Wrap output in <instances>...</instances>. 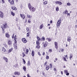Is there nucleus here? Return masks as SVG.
Returning <instances> with one entry per match:
<instances>
[{"mask_svg":"<svg viewBox=\"0 0 77 77\" xmlns=\"http://www.w3.org/2000/svg\"><path fill=\"white\" fill-rule=\"evenodd\" d=\"M0 17L2 18H3L4 17V14L2 11H0Z\"/></svg>","mask_w":77,"mask_h":77,"instance_id":"obj_3","label":"nucleus"},{"mask_svg":"<svg viewBox=\"0 0 77 77\" xmlns=\"http://www.w3.org/2000/svg\"><path fill=\"white\" fill-rule=\"evenodd\" d=\"M23 70H24L25 71H26V67L25 66H23Z\"/></svg>","mask_w":77,"mask_h":77,"instance_id":"obj_26","label":"nucleus"},{"mask_svg":"<svg viewBox=\"0 0 77 77\" xmlns=\"http://www.w3.org/2000/svg\"><path fill=\"white\" fill-rule=\"evenodd\" d=\"M50 68V66L48 65H46V69L48 71V69H49Z\"/></svg>","mask_w":77,"mask_h":77,"instance_id":"obj_16","label":"nucleus"},{"mask_svg":"<svg viewBox=\"0 0 77 77\" xmlns=\"http://www.w3.org/2000/svg\"><path fill=\"white\" fill-rule=\"evenodd\" d=\"M71 3H68L67 4V6H71Z\"/></svg>","mask_w":77,"mask_h":77,"instance_id":"obj_37","label":"nucleus"},{"mask_svg":"<svg viewBox=\"0 0 77 77\" xmlns=\"http://www.w3.org/2000/svg\"><path fill=\"white\" fill-rule=\"evenodd\" d=\"M58 23H60V24H61V20H59L58 21Z\"/></svg>","mask_w":77,"mask_h":77,"instance_id":"obj_42","label":"nucleus"},{"mask_svg":"<svg viewBox=\"0 0 77 77\" xmlns=\"http://www.w3.org/2000/svg\"><path fill=\"white\" fill-rule=\"evenodd\" d=\"M23 50L24 51V53H25V54H28V53H29V49H26V47H25L23 49Z\"/></svg>","mask_w":77,"mask_h":77,"instance_id":"obj_2","label":"nucleus"},{"mask_svg":"<svg viewBox=\"0 0 77 77\" xmlns=\"http://www.w3.org/2000/svg\"><path fill=\"white\" fill-rule=\"evenodd\" d=\"M61 52H63V51H64V49H61Z\"/></svg>","mask_w":77,"mask_h":77,"instance_id":"obj_56","label":"nucleus"},{"mask_svg":"<svg viewBox=\"0 0 77 77\" xmlns=\"http://www.w3.org/2000/svg\"><path fill=\"white\" fill-rule=\"evenodd\" d=\"M47 39L48 41L49 42H50V41H51V39L49 38H47Z\"/></svg>","mask_w":77,"mask_h":77,"instance_id":"obj_27","label":"nucleus"},{"mask_svg":"<svg viewBox=\"0 0 77 77\" xmlns=\"http://www.w3.org/2000/svg\"><path fill=\"white\" fill-rule=\"evenodd\" d=\"M2 2L3 4L4 3H5V1L4 0H2Z\"/></svg>","mask_w":77,"mask_h":77,"instance_id":"obj_55","label":"nucleus"},{"mask_svg":"<svg viewBox=\"0 0 77 77\" xmlns=\"http://www.w3.org/2000/svg\"><path fill=\"white\" fill-rule=\"evenodd\" d=\"M37 40H38V41H40V40H41L40 39V38H39V36H37Z\"/></svg>","mask_w":77,"mask_h":77,"instance_id":"obj_35","label":"nucleus"},{"mask_svg":"<svg viewBox=\"0 0 77 77\" xmlns=\"http://www.w3.org/2000/svg\"><path fill=\"white\" fill-rule=\"evenodd\" d=\"M55 3H56V4H59V1L56 2Z\"/></svg>","mask_w":77,"mask_h":77,"instance_id":"obj_53","label":"nucleus"},{"mask_svg":"<svg viewBox=\"0 0 77 77\" xmlns=\"http://www.w3.org/2000/svg\"><path fill=\"white\" fill-rule=\"evenodd\" d=\"M58 4L60 5H62V3L60 1H59Z\"/></svg>","mask_w":77,"mask_h":77,"instance_id":"obj_34","label":"nucleus"},{"mask_svg":"<svg viewBox=\"0 0 77 77\" xmlns=\"http://www.w3.org/2000/svg\"><path fill=\"white\" fill-rule=\"evenodd\" d=\"M43 75H44V76H45V75L44 72H43Z\"/></svg>","mask_w":77,"mask_h":77,"instance_id":"obj_57","label":"nucleus"},{"mask_svg":"<svg viewBox=\"0 0 77 77\" xmlns=\"http://www.w3.org/2000/svg\"><path fill=\"white\" fill-rule=\"evenodd\" d=\"M38 55H39V56H41V54H40V53L39 52H38Z\"/></svg>","mask_w":77,"mask_h":77,"instance_id":"obj_60","label":"nucleus"},{"mask_svg":"<svg viewBox=\"0 0 77 77\" xmlns=\"http://www.w3.org/2000/svg\"><path fill=\"white\" fill-rule=\"evenodd\" d=\"M4 47H5V48H7V45H6V44L4 43Z\"/></svg>","mask_w":77,"mask_h":77,"instance_id":"obj_38","label":"nucleus"},{"mask_svg":"<svg viewBox=\"0 0 77 77\" xmlns=\"http://www.w3.org/2000/svg\"><path fill=\"white\" fill-rule=\"evenodd\" d=\"M13 50V48H11L10 49H9L8 51V53H10Z\"/></svg>","mask_w":77,"mask_h":77,"instance_id":"obj_14","label":"nucleus"},{"mask_svg":"<svg viewBox=\"0 0 77 77\" xmlns=\"http://www.w3.org/2000/svg\"><path fill=\"white\" fill-rule=\"evenodd\" d=\"M27 76L28 77L30 76H29V74H27Z\"/></svg>","mask_w":77,"mask_h":77,"instance_id":"obj_63","label":"nucleus"},{"mask_svg":"<svg viewBox=\"0 0 77 77\" xmlns=\"http://www.w3.org/2000/svg\"><path fill=\"white\" fill-rule=\"evenodd\" d=\"M14 35H15L14 33L12 35V38H14Z\"/></svg>","mask_w":77,"mask_h":77,"instance_id":"obj_54","label":"nucleus"},{"mask_svg":"<svg viewBox=\"0 0 77 77\" xmlns=\"http://www.w3.org/2000/svg\"><path fill=\"white\" fill-rule=\"evenodd\" d=\"M43 24L41 25L40 26V29H42V28H43Z\"/></svg>","mask_w":77,"mask_h":77,"instance_id":"obj_25","label":"nucleus"},{"mask_svg":"<svg viewBox=\"0 0 77 77\" xmlns=\"http://www.w3.org/2000/svg\"><path fill=\"white\" fill-rule=\"evenodd\" d=\"M14 39L15 40V39H17V35H15V36L14 37Z\"/></svg>","mask_w":77,"mask_h":77,"instance_id":"obj_46","label":"nucleus"},{"mask_svg":"<svg viewBox=\"0 0 77 77\" xmlns=\"http://www.w3.org/2000/svg\"><path fill=\"white\" fill-rule=\"evenodd\" d=\"M39 40H38V41H36V44L37 45H39V44H40V43H39Z\"/></svg>","mask_w":77,"mask_h":77,"instance_id":"obj_28","label":"nucleus"},{"mask_svg":"<svg viewBox=\"0 0 77 77\" xmlns=\"http://www.w3.org/2000/svg\"><path fill=\"white\" fill-rule=\"evenodd\" d=\"M11 15H12L13 16H15V13H14L13 12V11H11Z\"/></svg>","mask_w":77,"mask_h":77,"instance_id":"obj_29","label":"nucleus"},{"mask_svg":"<svg viewBox=\"0 0 77 77\" xmlns=\"http://www.w3.org/2000/svg\"><path fill=\"white\" fill-rule=\"evenodd\" d=\"M60 23H59V22H57V28H59V27H60Z\"/></svg>","mask_w":77,"mask_h":77,"instance_id":"obj_10","label":"nucleus"},{"mask_svg":"<svg viewBox=\"0 0 77 77\" xmlns=\"http://www.w3.org/2000/svg\"><path fill=\"white\" fill-rule=\"evenodd\" d=\"M2 51H4V52H5V51H6V49L5 48H4V47H3L2 48Z\"/></svg>","mask_w":77,"mask_h":77,"instance_id":"obj_23","label":"nucleus"},{"mask_svg":"<svg viewBox=\"0 0 77 77\" xmlns=\"http://www.w3.org/2000/svg\"><path fill=\"white\" fill-rule=\"evenodd\" d=\"M72 56H73L72 54H70V57H69V58L70 60L71 59V58L72 57Z\"/></svg>","mask_w":77,"mask_h":77,"instance_id":"obj_24","label":"nucleus"},{"mask_svg":"<svg viewBox=\"0 0 77 77\" xmlns=\"http://www.w3.org/2000/svg\"><path fill=\"white\" fill-rule=\"evenodd\" d=\"M47 1H45L44 2H43V4L45 5H47Z\"/></svg>","mask_w":77,"mask_h":77,"instance_id":"obj_36","label":"nucleus"},{"mask_svg":"<svg viewBox=\"0 0 77 77\" xmlns=\"http://www.w3.org/2000/svg\"><path fill=\"white\" fill-rule=\"evenodd\" d=\"M20 16L21 18H23V19H24V18H25V15H24V14L22 15V14H20Z\"/></svg>","mask_w":77,"mask_h":77,"instance_id":"obj_13","label":"nucleus"},{"mask_svg":"<svg viewBox=\"0 0 77 77\" xmlns=\"http://www.w3.org/2000/svg\"><path fill=\"white\" fill-rule=\"evenodd\" d=\"M64 73L65 74H66V73H68V70H64Z\"/></svg>","mask_w":77,"mask_h":77,"instance_id":"obj_31","label":"nucleus"},{"mask_svg":"<svg viewBox=\"0 0 77 77\" xmlns=\"http://www.w3.org/2000/svg\"><path fill=\"white\" fill-rule=\"evenodd\" d=\"M27 18H30V17H31V16H30V15H28L27 16Z\"/></svg>","mask_w":77,"mask_h":77,"instance_id":"obj_45","label":"nucleus"},{"mask_svg":"<svg viewBox=\"0 0 77 77\" xmlns=\"http://www.w3.org/2000/svg\"><path fill=\"white\" fill-rule=\"evenodd\" d=\"M30 65V61H29L28 62V65L29 66V65Z\"/></svg>","mask_w":77,"mask_h":77,"instance_id":"obj_40","label":"nucleus"},{"mask_svg":"<svg viewBox=\"0 0 77 77\" xmlns=\"http://www.w3.org/2000/svg\"><path fill=\"white\" fill-rule=\"evenodd\" d=\"M16 21H17V22H18V18H16Z\"/></svg>","mask_w":77,"mask_h":77,"instance_id":"obj_52","label":"nucleus"},{"mask_svg":"<svg viewBox=\"0 0 77 77\" xmlns=\"http://www.w3.org/2000/svg\"><path fill=\"white\" fill-rule=\"evenodd\" d=\"M26 30H27V32H29V28L27 27L26 28Z\"/></svg>","mask_w":77,"mask_h":77,"instance_id":"obj_43","label":"nucleus"},{"mask_svg":"<svg viewBox=\"0 0 77 77\" xmlns=\"http://www.w3.org/2000/svg\"><path fill=\"white\" fill-rule=\"evenodd\" d=\"M23 62L24 63V64L26 63V61H25V60L23 61Z\"/></svg>","mask_w":77,"mask_h":77,"instance_id":"obj_62","label":"nucleus"},{"mask_svg":"<svg viewBox=\"0 0 77 77\" xmlns=\"http://www.w3.org/2000/svg\"><path fill=\"white\" fill-rule=\"evenodd\" d=\"M8 45L10 47H11L12 46V41L10 40H8Z\"/></svg>","mask_w":77,"mask_h":77,"instance_id":"obj_5","label":"nucleus"},{"mask_svg":"<svg viewBox=\"0 0 77 77\" xmlns=\"http://www.w3.org/2000/svg\"><path fill=\"white\" fill-rule=\"evenodd\" d=\"M66 75H69V73L67 72V73H66Z\"/></svg>","mask_w":77,"mask_h":77,"instance_id":"obj_49","label":"nucleus"},{"mask_svg":"<svg viewBox=\"0 0 77 77\" xmlns=\"http://www.w3.org/2000/svg\"><path fill=\"white\" fill-rule=\"evenodd\" d=\"M14 75H20V72H14Z\"/></svg>","mask_w":77,"mask_h":77,"instance_id":"obj_11","label":"nucleus"},{"mask_svg":"<svg viewBox=\"0 0 77 77\" xmlns=\"http://www.w3.org/2000/svg\"><path fill=\"white\" fill-rule=\"evenodd\" d=\"M12 9L13 10H15V11H17V9L15 6H13L12 7Z\"/></svg>","mask_w":77,"mask_h":77,"instance_id":"obj_20","label":"nucleus"},{"mask_svg":"<svg viewBox=\"0 0 77 77\" xmlns=\"http://www.w3.org/2000/svg\"><path fill=\"white\" fill-rule=\"evenodd\" d=\"M50 23L51 24L52 23H53V21L52 20H51L50 21Z\"/></svg>","mask_w":77,"mask_h":77,"instance_id":"obj_59","label":"nucleus"},{"mask_svg":"<svg viewBox=\"0 0 77 77\" xmlns=\"http://www.w3.org/2000/svg\"><path fill=\"white\" fill-rule=\"evenodd\" d=\"M49 53H51V52H52V49H50L49 50Z\"/></svg>","mask_w":77,"mask_h":77,"instance_id":"obj_39","label":"nucleus"},{"mask_svg":"<svg viewBox=\"0 0 77 77\" xmlns=\"http://www.w3.org/2000/svg\"><path fill=\"white\" fill-rule=\"evenodd\" d=\"M32 56H34V55H35V52L34 51H32Z\"/></svg>","mask_w":77,"mask_h":77,"instance_id":"obj_22","label":"nucleus"},{"mask_svg":"<svg viewBox=\"0 0 77 77\" xmlns=\"http://www.w3.org/2000/svg\"><path fill=\"white\" fill-rule=\"evenodd\" d=\"M50 65V68H52V64H51Z\"/></svg>","mask_w":77,"mask_h":77,"instance_id":"obj_50","label":"nucleus"},{"mask_svg":"<svg viewBox=\"0 0 77 77\" xmlns=\"http://www.w3.org/2000/svg\"><path fill=\"white\" fill-rule=\"evenodd\" d=\"M22 54H23V57H24V56H26L25 54H24V52L22 53Z\"/></svg>","mask_w":77,"mask_h":77,"instance_id":"obj_33","label":"nucleus"},{"mask_svg":"<svg viewBox=\"0 0 77 77\" xmlns=\"http://www.w3.org/2000/svg\"><path fill=\"white\" fill-rule=\"evenodd\" d=\"M14 44H17V40H16V39L14 40Z\"/></svg>","mask_w":77,"mask_h":77,"instance_id":"obj_51","label":"nucleus"},{"mask_svg":"<svg viewBox=\"0 0 77 77\" xmlns=\"http://www.w3.org/2000/svg\"><path fill=\"white\" fill-rule=\"evenodd\" d=\"M5 24H4L3 26H1V27L2 29V30H3L2 32L3 33H5V32L4 31L5 29H6V27L8 26V25H7V22H5Z\"/></svg>","mask_w":77,"mask_h":77,"instance_id":"obj_1","label":"nucleus"},{"mask_svg":"<svg viewBox=\"0 0 77 77\" xmlns=\"http://www.w3.org/2000/svg\"><path fill=\"white\" fill-rule=\"evenodd\" d=\"M46 59H49V57L48 56H47L46 57Z\"/></svg>","mask_w":77,"mask_h":77,"instance_id":"obj_44","label":"nucleus"},{"mask_svg":"<svg viewBox=\"0 0 77 77\" xmlns=\"http://www.w3.org/2000/svg\"><path fill=\"white\" fill-rule=\"evenodd\" d=\"M42 39L43 40V41H45V38L44 37H42Z\"/></svg>","mask_w":77,"mask_h":77,"instance_id":"obj_48","label":"nucleus"},{"mask_svg":"<svg viewBox=\"0 0 77 77\" xmlns=\"http://www.w3.org/2000/svg\"><path fill=\"white\" fill-rule=\"evenodd\" d=\"M29 35H30V32H28L27 33V36H28V37H29Z\"/></svg>","mask_w":77,"mask_h":77,"instance_id":"obj_32","label":"nucleus"},{"mask_svg":"<svg viewBox=\"0 0 77 77\" xmlns=\"http://www.w3.org/2000/svg\"><path fill=\"white\" fill-rule=\"evenodd\" d=\"M47 46V45L46 44H44V47H45Z\"/></svg>","mask_w":77,"mask_h":77,"instance_id":"obj_47","label":"nucleus"},{"mask_svg":"<svg viewBox=\"0 0 77 77\" xmlns=\"http://www.w3.org/2000/svg\"><path fill=\"white\" fill-rule=\"evenodd\" d=\"M5 37L6 38H9L10 37V35H9V34H8V33H6L5 34Z\"/></svg>","mask_w":77,"mask_h":77,"instance_id":"obj_12","label":"nucleus"},{"mask_svg":"<svg viewBox=\"0 0 77 77\" xmlns=\"http://www.w3.org/2000/svg\"><path fill=\"white\" fill-rule=\"evenodd\" d=\"M57 58H56L55 59V60H56V61H57Z\"/></svg>","mask_w":77,"mask_h":77,"instance_id":"obj_64","label":"nucleus"},{"mask_svg":"<svg viewBox=\"0 0 77 77\" xmlns=\"http://www.w3.org/2000/svg\"><path fill=\"white\" fill-rule=\"evenodd\" d=\"M28 8L30 11H31V5H30V4L29 3L28 5Z\"/></svg>","mask_w":77,"mask_h":77,"instance_id":"obj_18","label":"nucleus"},{"mask_svg":"<svg viewBox=\"0 0 77 77\" xmlns=\"http://www.w3.org/2000/svg\"><path fill=\"white\" fill-rule=\"evenodd\" d=\"M71 40V38L70 36H68L67 37V41L69 42H70V41Z\"/></svg>","mask_w":77,"mask_h":77,"instance_id":"obj_8","label":"nucleus"},{"mask_svg":"<svg viewBox=\"0 0 77 77\" xmlns=\"http://www.w3.org/2000/svg\"><path fill=\"white\" fill-rule=\"evenodd\" d=\"M36 48H38V49H39V48H40V46H39V45H37L36 46Z\"/></svg>","mask_w":77,"mask_h":77,"instance_id":"obj_21","label":"nucleus"},{"mask_svg":"<svg viewBox=\"0 0 77 77\" xmlns=\"http://www.w3.org/2000/svg\"><path fill=\"white\" fill-rule=\"evenodd\" d=\"M43 56H44L45 55V52H44L43 53Z\"/></svg>","mask_w":77,"mask_h":77,"instance_id":"obj_58","label":"nucleus"},{"mask_svg":"<svg viewBox=\"0 0 77 77\" xmlns=\"http://www.w3.org/2000/svg\"><path fill=\"white\" fill-rule=\"evenodd\" d=\"M63 59L64 60H65V61H67V60H66V58L65 57H63Z\"/></svg>","mask_w":77,"mask_h":77,"instance_id":"obj_41","label":"nucleus"},{"mask_svg":"<svg viewBox=\"0 0 77 77\" xmlns=\"http://www.w3.org/2000/svg\"><path fill=\"white\" fill-rule=\"evenodd\" d=\"M55 47L56 49L58 48V45H57V42H54Z\"/></svg>","mask_w":77,"mask_h":77,"instance_id":"obj_7","label":"nucleus"},{"mask_svg":"<svg viewBox=\"0 0 77 77\" xmlns=\"http://www.w3.org/2000/svg\"><path fill=\"white\" fill-rule=\"evenodd\" d=\"M8 2L10 3V4L11 5L14 4V0H8Z\"/></svg>","mask_w":77,"mask_h":77,"instance_id":"obj_4","label":"nucleus"},{"mask_svg":"<svg viewBox=\"0 0 77 77\" xmlns=\"http://www.w3.org/2000/svg\"><path fill=\"white\" fill-rule=\"evenodd\" d=\"M3 59H4V60L6 62H8V58H6L5 57H3Z\"/></svg>","mask_w":77,"mask_h":77,"instance_id":"obj_9","label":"nucleus"},{"mask_svg":"<svg viewBox=\"0 0 77 77\" xmlns=\"http://www.w3.org/2000/svg\"><path fill=\"white\" fill-rule=\"evenodd\" d=\"M14 47L15 50L17 49V44H14Z\"/></svg>","mask_w":77,"mask_h":77,"instance_id":"obj_15","label":"nucleus"},{"mask_svg":"<svg viewBox=\"0 0 77 77\" xmlns=\"http://www.w3.org/2000/svg\"><path fill=\"white\" fill-rule=\"evenodd\" d=\"M22 41L23 43H26L27 42V40L24 38L22 39Z\"/></svg>","mask_w":77,"mask_h":77,"instance_id":"obj_6","label":"nucleus"},{"mask_svg":"<svg viewBox=\"0 0 77 77\" xmlns=\"http://www.w3.org/2000/svg\"><path fill=\"white\" fill-rule=\"evenodd\" d=\"M68 13V11L67 10H66L65 11H64L63 14H67Z\"/></svg>","mask_w":77,"mask_h":77,"instance_id":"obj_19","label":"nucleus"},{"mask_svg":"<svg viewBox=\"0 0 77 77\" xmlns=\"http://www.w3.org/2000/svg\"><path fill=\"white\" fill-rule=\"evenodd\" d=\"M67 15L69 16V17L70 16V13H68L67 14Z\"/></svg>","mask_w":77,"mask_h":77,"instance_id":"obj_61","label":"nucleus"},{"mask_svg":"<svg viewBox=\"0 0 77 77\" xmlns=\"http://www.w3.org/2000/svg\"><path fill=\"white\" fill-rule=\"evenodd\" d=\"M36 10V8L34 7H33L31 8V11H32V12H35Z\"/></svg>","mask_w":77,"mask_h":77,"instance_id":"obj_17","label":"nucleus"},{"mask_svg":"<svg viewBox=\"0 0 77 77\" xmlns=\"http://www.w3.org/2000/svg\"><path fill=\"white\" fill-rule=\"evenodd\" d=\"M59 7H57L56 8V11H57V12H58V11H59Z\"/></svg>","mask_w":77,"mask_h":77,"instance_id":"obj_30","label":"nucleus"}]
</instances>
